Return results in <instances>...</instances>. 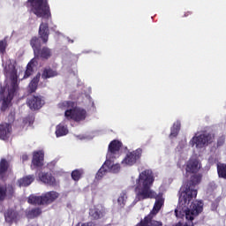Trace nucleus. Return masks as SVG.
I'll return each instance as SVG.
<instances>
[{"mask_svg": "<svg viewBox=\"0 0 226 226\" xmlns=\"http://www.w3.org/2000/svg\"><path fill=\"white\" fill-rule=\"evenodd\" d=\"M78 139L79 140H91L94 139V134L90 133V134H81L78 136Z\"/></svg>", "mask_w": 226, "mask_h": 226, "instance_id": "obj_33", "label": "nucleus"}, {"mask_svg": "<svg viewBox=\"0 0 226 226\" xmlns=\"http://www.w3.org/2000/svg\"><path fill=\"white\" fill-rule=\"evenodd\" d=\"M38 82H40V73L34 77L29 84L28 89L30 93H34L36 91V87H38Z\"/></svg>", "mask_w": 226, "mask_h": 226, "instance_id": "obj_23", "label": "nucleus"}, {"mask_svg": "<svg viewBox=\"0 0 226 226\" xmlns=\"http://www.w3.org/2000/svg\"><path fill=\"white\" fill-rule=\"evenodd\" d=\"M94 102H92V107H94Z\"/></svg>", "mask_w": 226, "mask_h": 226, "instance_id": "obj_41", "label": "nucleus"}, {"mask_svg": "<svg viewBox=\"0 0 226 226\" xmlns=\"http://www.w3.org/2000/svg\"><path fill=\"white\" fill-rule=\"evenodd\" d=\"M141 156L142 149L138 148L132 152L127 153L121 163L124 167H133V165L137 163V161L140 160Z\"/></svg>", "mask_w": 226, "mask_h": 226, "instance_id": "obj_9", "label": "nucleus"}, {"mask_svg": "<svg viewBox=\"0 0 226 226\" xmlns=\"http://www.w3.org/2000/svg\"><path fill=\"white\" fill-rule=\"evenodd\" d=\"M21 158L23 162H27V160H29V156H27V154H23Z\"/></svg>", "mask_w": 226, "mask_h": 226, "instance_id": "obj_38", "label": "nucleus"}, {"mask_svg": "<svg viewBox=\"0 0 226 226\" xmlns=\"http://www.w3.org/2000/svg\"><path fill=\"white\" fill-rule=\"evenodd\" d=\"M84 174V170H75L72 172L73 181H79Z\"/></svg>", "mask_w": 226, "mask_h": 226, "instance_id": "obj_30", "label": "nucleus"}, {"mask_svg": "<svg viewBox=\"0 0 226 226\" xmlns=\"http://www.w3.org/2000/svg\"><path fill=\"white\" fill-rule=\"evenodd\" d=\"M218 160H220V155L218 154H214L208 158V163L213 165V163H216Z\"/></svg>", "mask_w": 226, "mask_h": 226, "instance_id": "obj_35", "label": "nucleus"}, {"mask_svg": "<svg viewBox=\"0 0 226 226\" xmlns=\"http://www.w3.org/2000/svg\"><path fill=\"white\" fill-rule=\"evenodd\" d=\"M28 5L32 7V11L37 17L50 19V7L47 0H28Z\"/></svg>", "mask_w": 226, "mask_h": 226, "instance_id": "obj_3", "label": "nucleus"}, {"mask_svg": "<svg viewBox=\"0 0 226 226\" xmlns=\"http://www.w3.org/2000/svg\"><path fill=\"white\" fill-rule=\"evenodd\" d=\"M34 181V176L28 175L18 180L19 186H29Z\"/></svg>", "mask_w": 226, "mask_h": 226, "instance_id": "obj_20", "label": "nucleus"}, {"mask_svg": "<svg viewBox=\"0 0 226 226\" xmlns=\"http://www.w3.org/2000/svg\"><path fill=\"white\" fill-rule=\"evenodd\" d=\"M58 198L59 193L57 192L51 191L43 193L41 196L30 195L28 198V203L38 206H49V204H52V202Z\"/></svg>", "mask_w": 226, "mask_h": 226, "instance_id": "obj_5", "label": "nucleus"}, {"mask_svg": "<svg viewBox=\"0 0 226 226\" xmlns=\"http://www.w3.org/2000/svg\"><path fill=\"white\" fill-rule=\"evenodd\" d=\"M36 64V59L33 58L30 63L26 66V72L22 71V69L17 72L15 68V61L7 59L4 61L3 66L6 78V89L0 88V109L4 111L10 105H11V100H13V96H15V93H17V89L19 87V80H24V79H27L31 77L33 74V66Z\"/></svg>", "mask_w": 226, "mask_h": 226, "instance_id": "obj_2", "label": "nucleus"}, {"mask_svg": "<svg viewBox=\"0 0 226 226\" xmlns=\"http://www.w3.org/2000/svg\"><path fill=\"white\" fill-rule=\"evenodd\" d=\"M4 220L5 223H8V225H13V223H17V222L20 220V215L19 213H17V211L13 209H8L4 213Z\"/></svg>", "mask_w": 226, "mask_h": 226, "instance_id": "obj_12", "label": "nucleus"}, {"mask_svg": "<svg viewBox=\"0 0 226 226\" xmlns=\"http://www.w3.org/2000/svg\"><path fill=\"white\" fill-rule=\"evenodd\" d=\"M11 135V125L10 124H0V139L1 140H7Z\"/></svg>", "mask_w": 226, "mask_h": 226, "instance_id": "obj_16", "label": "nucleus"}, {"mask_svg": "<svg viewBox=\"0 0 226 226\" xmlns=\"http://www.w3.org/2000/svg\"><path fill=\"white\" fill-rule=\"evenodd\" d=\"M75 107V103L68 101H64L58 104V109H61V110H72Z\"/></svg>", "mask_w": 226, "mask_h": 226, "instance_id": "obj_22", "label": "nucleus"}, {"mask_svg": "<svg viewBox=\"0 0 226 226\" xmlns=\"http://www.w3.org/2000/svg\"><path fill=\"white\" fill-rule=\"evenodd\" d=\"M39 35L43 43L49 41V25H47V23L42 22L41 24L39 27Z\"/></svg>", "mask_w": 226, "mask_h": 226, "instance_id": "obj_17", "label": "nucleus"}, {"mask_svg": "<svg viewBox=\"0 0 226 226\" xmlns=\"http://www.w3.org/2000/svg\"><path fill=\"white\" fill-rule=\"evenodd\" d=\"M193 220H187V222H183L179 221L175 226H193Z\"/></svg>", "mask_w": 226, "mask_h": 226, "instance_id": "obj_36", "label": "nucleus"}, {"mask_svg": "<svg viewBox=\"0 0 226 226\" xmlns=\"http://www.w3.org/2000/svg\"><path fill=\"white\" fill-rule=\"evenodd\" d=\"M45 102L41 99V96H34L28 99L27 105L32 110H38L41 109Z\"/></svg>", "mask_w": 226, "mask_h": 226, "instance_id": "obj_14", "label": "nucleus"}, {"mask_svg": "<svg viewBox=\"0 0 226 226\" xmlns=\"http://www.w3.org/2000/svg\"><path fill=\"white\" fill-rule=\"evenodd\" d=\"M190 177L191 185H183L180 189L178 206L175 209L176 217L179 220H194L200 215L204 207L202 201L193 200L197 197V190L192 186H197L202 181V175L194 173Z\"/></svg>", "mask_w": 226, "mask_h": 226, "instance_id": "obj_1", "label": "nucleus"}, {"mask_svg": "<svg viewBox=\"0 0 226 226\" xmlns=\"http://www.w3.org/2000/svg\"><path fill=\"white\" fill-rule=\"evenodd\" d=\"M37 55L43 59H49V57L52 56V51H50L49 48H43L41 51L37 53Z\"/></svg>", "mask_w": 226, "mask_h": 226, "instance_id": "obj_26", "label": "nucleus"}, {"mask_svg": "<svg viewBox=\"0 0 226 226\" xmlns=\"http://www.w3.org/2000/svg\"><path fill=\"white\" fill-rule=\"evenodd\" d=\"M107 172H109V170L107 169V166L103 164L96 174V179H102V177H103V176H105Z\"/></svg>", "mask_w": 226, "mask_h": 226, "instance_id": "obj_31", "label": "nucleus"}, {"mask_svg": "<svg viewBox=\"0 0 226 226\" xmlns=\"http://www.w3.org/2000/svg\"><path fill=\"white\" fill-rule=\"evenodd\" d=\"M128 200V195L126 192H122L117 199V204L120 207H124L126 206V200Z\"/></svg>", "mask_w": 226, "mask_h": 226, "instance_id": "obj_25", "label": "nucleus"}, {"mask_svg": "<svg viewBox=\"0 0 226 226\" xmlns=\"http://www.w3.org/2000/svg\"><path fill=\"white\" fill-rule=\"evenodd\" d=\"M180 149H181V146H179V147H177V151H181Z\"/></svg>", "mask_w": 226, "mask_h": 226, "instance_id": "obj_40", "label": "nucleus"}, {"mask_svg": "<svg viewBox=\"0 0 226 226\" xmlns=\"http://www.w3.org/2000/svg\"><path fill=\"white\" fill-rule=\"evenodd\" d=\"M188 157V154L183 152L181 154V158L178 160L177 162V166L182 168L183 167V164L185 163V162L186 161V158Z\"/></svg>", "mask_w": 226, "mask_h": 226, "instance_id": "obj_34", "label": "nucleus"}, {"mask_svg": "<svg viewBox=\"0 0 226 226\" xmlns=\"http://www.w3.org/2000/svg\"><path fill=\"white\" fill-rule=\"evenodd\" d=\"M104 167L108 169V172H112L113 174H117L121 170V165L119 163L114 162V159H108L104 162Z\"/></svg>", "mask_w": 226, "mask_h": 226, "instance_id": "obj_15", "label": "nucleus"}, {"mask_svg": "<svg viewBox=\"0 0 226 226\" xmlns=\"http://www.w3.org/2000/svg\"><path fill=\"white\" fill-rule=\"evenodd\" d=\"M123 147V143L117 139H114L109 145L108 153L106 158L108 160H117L121 156V147Z\"/></svg>", "mask_w": 226, "mask_h": 226, "instance_id": "obj_8", "label": "nucleus"}, {"mask_svg": "<svg viewBox=\"0 0 226 226\" xmlns=\"http://www.w3.org/2000/svg\"><path fill=\"white\" fill-rule=\"evenodd\" d=\"M30 45L32 47V49H34V54H38L39 50H40V47L41 46V44L40 43V39L34 37L32 38L31 41H30Z\"/></svg>", "mask_w": 226, "mask_h": 226, "instance_id": "obj_24", "label": "nucleus"}, {"mask_svg": "<svg viewBox=\"0 0 226 226\" xmlns=\"http://www.w3.org/2000/svg\"><path fill=\"white\" fill-rule=\"evenodd\" d=\"M40 215H41V210L40 208H34L28 213V218H34L35 216H40Z\"/></svg>", "mask_w": 226, "mask_h": 226, "instance_id": "obj_32", "label": "nucleus"}, {"mask_svg": "<svg viewBox=\"0 0 226 226\" xmlns=\"http://www.w3.org/2000/svg\"><path fill=\"white\" fill-rule=\"evenodd\" d=\"M215 140V134L203 132L195 134L191 140L189 141V145L191 147H195V149H204L207 146L213 143Z\"/></svg>", "mask_w": 226, "mask_h": 226, "instance_id": "obj_4", "label": "nucleus"}, {"mask_svg": "<svg viewBox=\"0 0 226 226\" xmlns=\"http://www.w3.org/2000/svg\"><path fill=\"white\" fill-rule=\"evenodd\" d=\"M217 172L219 175V177H223L226 179V165L225 164H217Z\"/></svg>", "mask_w": 226, "mask_h": 226, "instance_id": "obj_28", "label": "nucleus"}, {"mask_svg": "<svg viewBox=\"0 0 226 226\" xmlns=\"http://www.w3.org/2000/svg\"><path fill=\"white\" fill-rule=\"evenodd\" d=\"M64 117L66 119H72L76 123H80L87 117V112L82 108L73 106L72 109H67L64 112Z\"/></svg>", "mask_w": 226, "mask_h": 226, "instance_id": "obj_7", "label": "nucleus"}, {"mask_svg": "<svg viewBox=\"0 0 226 226\" xmlns=\"http://www.w3.org/2000/svg\"><path fill=\"white\" fill-rule=\"evenodd\" d=\"M202 169V162L199 160V157L192 155L185 162V173H184L185 177H190L192 174H198V172Z\"/></svg>", "mask_w": 226, "mask_h": 226, "instance_id": "obj_6", "label": "nucleus"}, {"mask_svg": "<svg viewBox=\"0 0 226 226\" xmlns=\"http://www.w3.org/2000/svg\"><path fill=\"white\" fill-rule=\"evenodd\" d=\"M39 179L44 185H49V186H57L59 185V180L56 179L50 173H41Z\"/></svg>", "mask_w": 226, "mask_h": 226, "instance_id": "obj_11", "label": "nucleus"}, {"mask_svg": "<svg viewBox=\"0 0 226 226\" xmlns=\"http://www.w3.org/2000/svg\"><path fill=\"white\" fill-rule=\"evenodd\" d=\"M223 142H224V139H222V140H219V141L217 142V146H222V145L223 144Z\"/></svg>", "mask_w": 226, "mask_h": 226, "instance_id": "obj_39", "label": "nucleus"}, {"mask_svg": "<svg viewBox=\"0 0 226 226\" xmlns=\"http://www.w3.org/2000/svg\"><path fill=\"white\" fill-rule=\"evenodd\" d=\"M89 216L93 220H100V218H103V216H105V207L101 205L91 207L89 210Z\"/></svg>", "mask_w": 226, "mask_h": 226, "instance_id": "obj_10", "label": "nucleus"}, {"mask_svg": "<svg viewBox=\"0 0 226 226\" xmlns=\"http://www.w3.org/2000/svg\"><path fill=\"white\" fill-rule=\"evenodd\" d=\"M57 72L52 69H45L42 73V79H51V77H56Z\"/></svg>", "mask_w": 226, "mask_h": 226, "instance_id": "obj_27", "label": "nucleus"}, {"mask_svg": "<svg viewBox=\"0 0 226 226\" xmlns=\"http://www.w3.org/2000/svg\"><path fill=\"white\" fill-rule=\"evenodd\" d=\"M13 193V186L6 187V185H0V201L6 199V195H11Z\"/></svg>", "mask_w": 226, "mask_h": 226, "instance_id": "obj_19", "label": "nucleus"}, {"mask_svg": "<svg viewBox=\"0 0 226 226\" xmlns=\"http://www.w3.org/2000/svg\"><path fill=\"white\" fill-rule=\"evenodd\" d=\"M179 130H181V122L176 121L173 124V126L171 127V132L170 134V139H174L177 137V134L179 133Z\"/></svg>", "mask_w": 226, "mask_h": 226, "instance_id": "obj_21", "label": "nucleus"}, {"mask_svg": "<svg viewBox=\"0 0 226 226\" xmlns=\"http://www.w3.org/2000/svg\"><path fill=\"white\" fill-rule=\"evenodd\" d=\"M6 40L0 41V54H4L6 50Z\"/></svg>", "mask_w": 226, "mask_h": 226, "instance_id": "obj_37", "label": "nucleus"}, {"mask_svg": "<svg viewBox=\"0 0 226 226\" xmlns=\"http://www.w3.org/2000/svg\"><path fill=\"white\" fill-rule=\"evenodd\" d=\"M45 156V154L42 150H39L36 152H34V156L32 160V169H36L38 167H43V158Z\"/></svg>", "mask_w": 226, "mask_h": 226, "instance_id": "obj_13", "label": "nucleus"}, {"mask_svg": "<svg viewBox=\"0 0 226 226\" xmlns=\"http://www.w3.org/2000/svg\"><path fill=\"white\" fill-rule=\"evenodd\" d=\"M8 167H10V162L4 159H2L0 162V176L8 170Z\"/></svg>", "mask_w": 226, "mask_h": 226, "instance_id": "obj_29", "label": "nucleus"}, {"mask_svg": "<svg viewBox=\"0 0 226 226\" xmlns=\"http://www.w3.org/2000/svg\"><path fill=\"white\" fill-rule=\"evenodd\" d=\"M56 137H64V135H68V127L64 123H60L56 127Z\"/></svg>", "mask_w": 226, "mask_h": 226, "instance_id": "obj_18", "label": "nucleus"}]
</instances>
